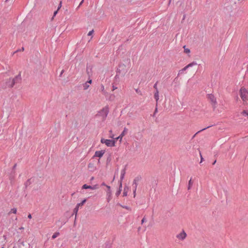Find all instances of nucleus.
Here are the masks:
<instances>
[{
	"mask_svg": "<svg viewBox=\"0 0 248 248\" xmlns=\"http://www.w3.org/2000/svg\"><path fill=\"white\" fill-rule=\"evenodd\" d=\"M127 72L126 65L123 63H120L118 65V68L116 70V74L121 76V77L124 76L125 74Z\"/></svg>",
	"mask_w": 248,
	"mask_h": 248,
	"instance_id": "1",
	"label": "nucleus"
},
{
	"mask_svg": "<svg viewBox=\"0 0 248 248\" xmlns=\"http://www.w3.org/2000/svg\"><path fill=\"white\" fill-rule=\"evenodd\" d=\"M240 95L244 103L247 104V101H248V91L245 88H241L240 90Z\"/></svg>",
	"mask_w": 248,
	"mask_h": 248,
	"instance_id": "2",
	"label": "nucleus"
},
{
	"mask_svg": "<svg viewBox=\"0 0 248 248\" xmlns=\"http://www.w3.org/2000/svg\"><path fill=\"white\" fill-rule=\"evenodd\" d=\"M116 140H106L101 139V142L105 143L108 147H114L115 146Z\"/></svg>",
	"mask_w": 248,
	"mask_h": 248,
	"instance_id": "3",
	"label": "nucleus"
},
{
	"mask_svg": "<svg viewBox=\"0 0 248 248\" xmlns=\"http://www.w3.org/2000/svg\"><path fill=\"white\" fill-rule=\"evenodd\" d=\"M207 98L212 103L214 108H215L216 107V105L217 104L216 98L215 96L212 93L208 94L207 95Z\"/></svg>",
	"mask_w": 248,
	"mask_h": 248,
	"instance_id": "4",
	"label": "nucleus"
},
{
	"mask_svg": "<svg viewBox=\"0 0 248 248\" xmlns=\"http://www.w3.org/2000/svg\"><path fill=\"white\" fill-rule=\"evenodd\" d=\"M19 248H29L30 245L27 241L20 239L17 242Z\"/></svg>",
	"mask_w": 248,
	"mask_h": 248,
	"instance_id": "5",
	"label": "nucleus"
},
{
	"mask_svg": "<svg viewBox=\"0 0 248 248\" xmlns=\"http://www.w3.org/2000/svg\"><path fill=\"white\" fill-rule=\"evenodd\" d=\"M21 80V77L20 73L16 76L14 78L12 79V83L11 86H14L16 83H19Z\"/></svg>",
	"mask_w": 248,
	"mask_h": 248,
	"instance_id": "6",
	"label": "nucleus"
},
{
	"mask_svg": "<svg viewBox=\"0 0 248 248\" xmlns=\"http://www.w3.org/2000/svg\"><path fill=\"white\" fill-rule=\"evenodd\" d=\"M87 201L86 199H84L80 203H78L77 204L75 208L73 210V214H75L76 215V216H77V213L78 210V208H80V206H82Z\"/></svg>",
	"mask_w": 248,
	"mask_h": 248,
	"instance_id": "7",
	"label": "nucleus"
},
{
	"mask_svg": "<svg viewBox=\"0 0 248 248\" xmlns=\"http://www.w3.org/2000/svg\"><path fill=\"white\" fill-rule=\"evenodd\" d=\"M109 110L108 108V107H105L103 108L99 113L101 115H103V118H106L107 117V115L108 113Z\"/></svg>",
	"mask_w": 248,
	"mask_h": 248,
	"instance_id": "8",
	"label": "nucleus"
},
{
	"mask_svg": "<svg viewBox=\"0 0 248 248\" xmlns=\"http://www.w3.org/2000/svg\"><path fill=\"white\" fill-rule=\"evenodd\" d=\"M99 187L98 185H95L93 186L87 185V184H84L82 186V189H98Z\"/></svg>",
	"mask_w": 248,
	"mask_h": 248,
	"instance_id": "9",
	"label": "nucleus"
},
{
	"mask_svg": "<svg viewBox=\"0 0 248 248\" xmlns=\"http://www.w3.org/2000/svg\"><path fill=\"white\" fill-rule=\"evenodd\" d=\"M128 129L126 127H124L123 131L121 133V134L115 139L116 140H119L120 141H121L123 137L127 133Z\"/></svg>",
	"mask_w": 248,
	"mask_h": 248,
	"instance_id": "10",
	"label": "nucleus"
},
{
	"mask_svg": "<svg viewBox=\"0 0 248 248\" xmlns=\"http://www.w3.org/2000/svg\"><path fill=\"white\" fill-rule=\"evenodd\" d=\"M186 236V234L184 231H183L181 233L176 235V237L180 240H184Z\"/></svg>",
	"mask_w": 248,
	"mask_h": 248,
	"instance_id": "11",
	"label": "nucleus"
},
{
	"mask_svg": "<svg viewBox=\"0 0 248 248\" xmlns=\"http://www.w3.org/2000/svg\"><path fill=\"white\" fill-rule=\"evenodd\" d=\"M105 150L96 151L95 152L93 157H98L101 158V157L103 156V155L105 154Z\"/></svg>",
	"mask_w": 248,
	"mask_h": 248,
	"instance_id": "12",
	"label": "nucleus"
},
{
	"mask_svg": "<svg viewBox=\"0 0 248 248\" xmlns=\"http://www.w3.org/2000/svg\"><path fill=\"white\" fill-rule=\"evenodd\" d=\"M92 68L93 66L92 65H88V64H87L86 72L89 77H90L92 75Z\"/></svg>",
	"mask_w": 248,
	"mask_h": 248,
	"instance_id": "13",
	"label": "nucleus"
},
{
	"mask_svg": "<svg viewBox=\"0 0 248 248\" xmlns=\"http://www.w3.org/2000/svg\"><path fill=\"white\" fill-rule=\"evenodd\" d=\"M106 187H107V196H108L107 198V201L108 202H109L110 200V197L111 195V191L110 189V186H106Z\"/></svg>",
	"mask_w": 248,
	"mask_h": 248,
	"instance_id": "14",
	"label": "nucleus"
},
{
	"mask_svg": "<svg viewBox=\"0 0 248 248\" xmlns=\"http://www.w3.org/2000/svg\"><path fill=\"white\" fill-rule=\"evenodd\" d=\"M32 182L33 181H32V178L28 179L24 183L25 189H27V187L30 186L32 183Z\"/></svg>",
	"mask_w": 248,
	"mask_h": 248,
	"instance_id": "15",
	"label": "nucleus"
},
{
	"mask_svg": "<svg viewBox=\"0 0 248 248\" xmlns=\"http://www.w3.org/2000/svg\"><path fill=\"white\" fill-rule=\"evenodd\" d=\"M12 79L11 78H9L6 81V87H8L9 88H12L14 86H11V84L12 83Z\"/></svg>",
	"mask_w": 248,
	"mask_h": 248,
	"instance_id": "16",
	"label": "nucleus"
},
{
	"mask_svg": "<svg viewBox=\"0 0 248 248\" xmlns=\"http://www.w3.org/2000/svg\"><path fill=\"white\" fill-rule=\"evenodd\" d=\"M154 98H155V101H156V102H157L158 100H159V92H158V91H157L156 92H155V93ZM157 105V103H156V105Z\"/></svg>",
	"mask_w": 248,
	"mask_h": 248,
	"instance_id": "17",
	"label": "nucleus"
},
{
	"mask_svg": "<svg viewBox=\"0 0 248 248\" xmlns=\"http://www.w3.org/2000/svg\"><path fill=\"white\" fill-rule=\"evenodd\" d=\"M197 65V63L195 62H191V63H189L188 64H187L186 66L185 69H187L189 67H190L193 66V65Z\"/></svg>",
	"mask_w": 248,
	"mask_h": 248,
	"instance_id": "18",
	"label": "nucleus"
},
{
	"mask_svg": "<svg viewBox=\"0 0 248 248\" xmlns=\"http://www.w3.org/2000/svg\"><path fill=\"white\" fill-rule=\"evenodd\" d=\"M128 190V187L127 186H124V190L123 192V196H126L127 195V191Z\"/></svg>",
	"mask_w": 248,
	"mask_h": 248,
	"instance_id": "19",
	"label": "nucleus"
},
{
	"mask_svg": "<svg viewBox=\"0 0 248 248\" xmlns=\"http://www.w3.org/2000/svg\"><path fill=\"white\" fill-rule=\"evenodd\" d=\"M120 77H121V76L116 74V76L114 77V82H119Z\"/></svg>",
	"mask_w": 248,
	"mask_h": 248,
	"instance_id": "20",
	"label": "nucleus"
},
{
	"mask_svg": "<svg viewBox=\"0 0 248 248\" xmlns=\"http://www.w3.org/2000/svg\"><path fill=\"white\" fill-rule=\"evenodd\" d=\"M141 176L140 175L137 176L135 178L133 181H135L136 182H138L140 181L141 180Z\"/></svg>",
	"mask_w": 248,
	"mask_h": 248,
	"instance_id": "21",
	"label": "nucleus"
},
{
	"mask_svg": "<svg viewBox=\"0 0 248 248\" xmlns=\"http://www.w3.org/2000/svg\"><path fill=\"white\" fill-rule=\"evenodd\" d=\"M193 185V182L192 181L191 178L190 179V180L188 181V190L190 189L192 186Z\"/></svg>",
	"mask_w": 248,
	"mask_h": 248,
	"instance_id": "22",
	"label": "nucleus"
},
{
	"mask_svg": "<svg viewBox=\"0 0 248 248\" xmlns=\"http://www.w3.org/2000/svg\"><path fill=\"white\" fill-rule=\"evenodd\" d=\"M60 235V233L59 232H55L53 235L52 236V239H54L56 237H57Z\"/></svg>",
	"mask_w": 248,
	"mask_h": 248,
	"instance_id": "23",
	"label": "nucleus"
},
{
	"mask_svg": "<svg viewBox=\"0 0 248 248\" xmlns=\"http://www.w3.org/2000/svg\"><path fill=\"white\" fill-rule=\"evenodd\" d=\"M88 167L89 169H92V170H93L94 169V165L93 163H89V164L88 165Z\"/></svg>",
	"mask_w": 248,
	"mask_h": 248,
	"instance_id": "24",
	"label": "nucleus"
},
{
	"mask_svg": "<svg viewBox=\"0 0 248 248\" xmlns=\"http://www.w3.org/2000/svg\"><path fill=\"white\" fill-rule=\"evenodd\" d=\"M111 155L110 154H109L107 158V160H106L107 164H108V163H109L111 161Z\"/></svg>",
	"mask_w": 248,
	"mask_h": 248,
	"instance_id": "25",
	"label": "nucleus"
},
{
	"mask_svg": "<svg viewBox=\"0 0 248 248\" xmlns=\"http://www.w3.org/2000/svg\"><path fill=\"white\" fill-rule=\"evenodd\" d=\"M83 86L84 90H87L89 88V84H88V83L86 82L83 84Z\"/></svg>",
	"mask_w": 248,
	"mask_h": 248,
	"instance_id": "26",
	"label": "nucleus"
},
{
	"mask_svg": "<svg viewBox=\"0 0 248 248\" xmlns=\"http://www.w3.org/2000/svg\"><path fill=\"white\" fill-rule=\"evenodd\" d=\"M111 248V244L109 242H106L105 243V248Z\"/></svg>",
	"mask_w": 248,
	"mask_h": 248,
	"instance_id": "27",
	"label": "nucleus"
},
{
	"mask_svg": "<svg viewBox=\"0 0 248 248\" xmlns=\"http://www.w3.org/2000/svg\"><path fill=\"white\" fill-rule=\"evenodd\" d=\"M132 186L134 187V189H137V186H138V182L133 181Z\"/></svg>",
	"mask_w": 248,
	"mask_h": 248,
	"instance_id": "28",
	"label": "nucleus"
},
{
	"mask_svg": "<svg viewBox=\"0 0 248 248\" xmlns=\"http://www.w3.org/2000/svg\"><path fill=\"white\" fill-rule=\"evenodd\" d=\"M122 207H123V208H124V209H126L128 210H131V209L130 207L127 206H125V205H120Z\"/></svg>",
	"mask_w": 248,
	"mask_h": 248,
	"instance_id": "29",
	"label": "nucleus"
},
{
	"mask_svg": "<svg viewBox=\"0 0 248 248\" xmlns=\"http://www.w3.org/2000/svg\"><path fill=\"white\" fill-rule=\"evenodd\" d=\"M211 126H207V127H205V128H204L202 129V130H201L199 131L198 132H197V133H196L194 135L193 137H194L196 134H197L198 133H199V132H200L201 131H203V130H204L206 129L207 128L210 127Z\"/></svg>",
	"mask_w": 248,
	"mask_h": 248,
	"instance_id": "30",
	"label": "nucleus"
},
{
	"mask_svg": "<svg viewBox=\"0 0 248 248\" xmlns=\"http://www.w3.org/2000/svg\"><path fill=\"white\" fill-rule=\"evenodd\" d=\"M126 166H125L124 167V168L121 170V174H125V172H126Z\"/></svg>",
	"mask_w": 248,
	"mask_h": 248,
	"instance_id": "31",
	"label": "nucleus"
},
{
	"mask_svg": "<svg viewBox=\"0 0 248 248\" xmlns=\"http://www.w3.org/2000/svg\"><path fill=\"white\" fill-rule=\"evenodd\" d=\"M185 47H186V46H184V52H185V53H189V52H190V49H188V48H186Z\"/></svg>",
	"mask_w": 248,
	"mask_h": 248,
	"instance_id": "32",
	"label": "nucleus"
},
{
	"mask_svg": "<svg viewBox=\"0 0 248 248\" xmlns=\"http://www.w3.org/2000/svg\"><path fill=\"white\" fill-rule=\"evenodd\" d=\"M121 191H122V189H118V190L116 191V193H115L116 196L117 197H118V196L120 195V194H121Z\"/></svg>",
	"mask_w": 248,
	"mask_h": 248,
	"instance_id": "33",
	"label": "nucleus"
},
{
	"mask_svg": "<svg viewBox=\"0 0 248 248\" xmlns=\"http://www.w3.org/2000/svg\"><path fill=\"white\" fill-rule=\"evenodd\" d=\"M157 83H158V81H157L154 85V88L155 90V92H156L157 91H158V89H157Z\"/></svg>",
	"mask_w": 248,
	"mask_h": 248,
	"instance_id": "34",
	"label": "nucleus"
},
{
	"mask_svg": "<svg viewBox=\"0 0 248 248\" xmlns=\"http://www.w3.org/2000/svg\"><path fill=\"white\" fill-rule=\"evenodd\" d=\"M101 91L103 92V94H106V92L105 91L104 86L103 85H101Z\"/></svg>",
	"mask_w": 248,
	"mask_h": 248,
	"instance_id": "35",
	"label": "nucleus"
},
{
	"mask_svg": "<svg viewBox=\"0 0 248 248\" xmlns=\"http://www.w3.org/2000/svg\"><path fill=\"white\" fill-rule=\"evenodd\" d=\"M16 212H17V210L16 208H12L11 210V212L14 213V214H16Z\"/></svg>",
	"mask_w": 248,
	"mask_h": 248,
	"instance_id": "36",
	"label": "nucleus"
},
{
	"mask_svg": "<svg viewBox=\"0 0 248 248\" xmlns=\"http://www.w3.org/2000/svg\"><path fill=\"white\" fill-rule=\"evenodd\" d=\"M124 175H125L124 174H121L120 180L119 182H122V181H123V180L124 178Z\"/></svg>",
	"mask_w": 248,
	"mask_h": 248,
	"instance_id": "37",
	"label": "nucleus"
},
{
	"mask_svg": "<svg viewBox=\"0 0 248 248\" xmlns=\"http://www.w3.org/2000/svg\"><path fill=\"white\" fill-rule=\"evenodd\" d=\"M187 69H185V67L183 68L182 69H181V70L179 71V74H182L184 71L186 70Z\"/></svg>",
	"mask_w": 248,
	"mask_h": 248,
	"instance_id": "38",
	"label": "nucleus"
},
{
	"mask_svg": "<svg viewBox=\"0 0 248 248\" xmlns=\"http://www.w3.org/2000/svg\"><path fill=\"white\" fill-rule=\"evenodd\" d=\"M94 32L93 30H92V31H90L88 34V36H91L93 34V32Z\"/></svg>",
	"mask_w": 248,
	"mask_h": 248,
	"instance_id": "39",
	"label": "nucleus"
},
{
	"mask_svg": "<svg viewBox=\"0 0 248 248\" xmlns=\"http://www.w3.org/2000/svg\"><path fill=\"white\" fill-rule=\"evenodd\" d=\"M200 156H201V162H200V163H202L204 160V159L202 157V154H201L200 152Z\"/></svg>",
	"mask_w": 248,
	"mask_h": 248,
	"instance_id": "40",
	"label": "nucleus"
},
{
	"mask_svg": "<svg viewBox=\"0 0 248 248\" xmlns=\"http://www.w3.org/2000/svg\"><path fill=\"white\" fill-rule=\"evenodd\" d=\"M122 182H119V187L118 189H122Z\"/></svg>",
	"mask_w": 248,
	"mask_h": 248,
	"instance_id": "41",
	"label": "nucleus"
},
{
	"mask_svg": "<svg viewBox=\"0 0 248 248\" xmlns=\"http://www.w3.org/2000/svg\"><path fill=\"white\" fill-rule=\"evenodd\" d=\"M84 0H81V1L80 2L79 5L77 7V9H78L82 4V3L84 2Z\"/></svg>",
	"mask_w": 248,
	"mask_h": 248,
	"instance_id": "42",
	"label": "nucleus"
},
{
	"mask_svg": "<svg viewBox=\"0 0 248 248\" xmlns=\"http://www.w3.org/2000/svg\"><path fill=\"white\" fill-rule=\"evenodd\" d=\"M58 10H56V11H54V14H53V16L52 17V19H53L54 16H55L57 15V13H58Z\"/></svg>",
	"mask_w": 248,
	"mask_h": 248,
	"instance_id": "43",
	"label": "nucleus"
},
{
	"mask_svg": "<svg viewBox=\"0 0 248 248\" xmlns=\"http://www.w3.org/2000/svg\"><path fill=\"white\" fill-rule=\"evenodd\" d=\"M146 221V219L145 217L142 218L141 220V224H143L144 222Z\"/></svg>",
	"mask_w": 248,
	"mask_h": 248,
	"instance_id": "44",
	"label": "nucleus"
},
{
	"mask_svg": "<svg viewBox=\"0 0 248 248\" xmlns=\"http://www.w3.org/2000/svg\"><path fill=\"white\" fill-rule=\"evenodd\" d=\"M87 83H88V84H91V83L92 82V80L91 79H89L87 82Z\"/></svg>",
	"mask_w": 248,
	"mask_h": 248,
	"instance_id": "45",
	"label": "nucleus"
},
{
	"mask_svg": "<svg viewBox=\"0 0 248 248\" xmlns=\"http://www.w3.org/2000/svg\"><path fill=\"white\" fill-rule=\"evenodd\" d=\"M157 112V108L156 107L155 110V111H154V114H153V116H155V113Z\"/></svg>",
	"mask_w": 248,
	"mask_h": 248,
	"instance_id": "46",
	"label": "nucleus"
},
{
	"mask_svg": "<svg viewBox=\"0 0 248 248\" xmlns=\"http://www.w3.org/2000/svg\"><path fill=\"white\" fill-rule=\"evenodd\" d=\"M61 6H62V1L60 2L59 5L58 6V10H59L61 8Z\"/></svg>",
	"mask_w": 248,
	"mask_h": 248,
	"instance_id": "47",
	"label": "nucleus"
},
{
	"mask_svg": "<svg viewBox=\"0 0 248 248\" xmlns=\"http://www.w3.org/2000/svg\"><path fill=\"white\" fill-rule=\"evenodd\" d=\"M136 190L137 189H133V194H134V197H135V196H136Z\"/></svg>",
	"mask_w": 248,
	"mask_h": 248,
	"instance_id": "48",
	"label": "nucleus"
},
{
	"mask_svg": "<svg viewBox=\"0 0 248 248\" xmlns=\"http://www.w3.org/2000/svg\"><path fill=\"white\" fill-rule=\"evenodd\" d=\"M21 51H24V47H22L21 50H17L15 52H18V51H21Z\"/></svg>",
	"mask_w": 248,
	"mask_h": 248,
	"instance_id": "49",
	"label": "nucleus"
},
{
	"mask_svg": "<svg viewBox=\"0 0 248 248\" xmlns=\"http://www.w3.org/2000/svg\"><path fill=\"white\" fill-rule=\"evenodd\" d=\"M246 74L248 75V65H247V70H246Z\"/></svg>",
	"mask_w": 248,
	"mask_h": 248,
	"instance_id": "50",
	"label": "nucleus"
},
{
	"mask_svg": "<svg viewBox=\"0 0 248 248\" xmlns=\"http://www.w3.org/2000/svg\"><path fill=\"white\" fill-rule=\"evenodd\" d=\"M28 217L30 219H31L32 217H31V214H29L28 216Z\"/></svg>",
	"mask_w": 248,
	"mask_h": 248,
	"instance_id": "51",
	"label": "nucleus"
},
{
	"mask_svg": "<svg viewBox=\"0 0 248 248\" xmlns=\"http://www.w3.org/2000/svg\"><path fill=\"white\" fill-rule=\"evenodd\" d=\"M16 167V164H15L14 166L13 167V170H15Z\"/></svg>",
	"mask_w": 248,
	"mask_h": 248,
	"instance_id": "52",
	"label": "nucleus"
},
{
	"mask_svg": "<svg viewBox=\"0 0 248 248\" xmlns=\"http://www.w3.org/2000/svg\"><path fill=\"white\" fill-rule=\"evenodd\" d=\"M64 71V70H62L61 71V73H60V77H62V74L63 73Z\"/></svg>",
	"mask_w": 248,
	"mask_h": 248,
	"instance_id": "53",
	"label": "nucleus"
},
{
	"mask_svg": "<svg viewBox=\"0 0 248 248\" xmlns=\"http://www.w3.org/2000/svg\"><path fill=\"white\" fill-rule=\"evenodd\" d=\"M112 90L114 91L115 90V89H116L117 88L116 87H115L114 85H113L112 86Z\"/></svg>",
	"mask_w": 248,
	"mask_h": 248,
	"instance_id": "54",
	"label": "nucleus"
},
{
	"mask_svg": "<svg viewBox=\"0 0 248 248\" xmlns=\"http://www.w3.org/2000/svg\"><path fill=\"white\" fill-rule=\"evenodd\" d=\"M101 186H107V185H106V184L104 183V182H103L102 184H101Z\"/></svg>",
	"mask_w": 248,
	"mask_h": 248,
	"instance_id": "55",
	"label": "nucleus"
},
{
	"mask_svg": "<svg viewBox=\"0 0 248 248\" xmlns=\"http://www.w3.org/2000/svg\"><path fill=\"white\" fill-rule=\"evenodd\" d=\"M216 163V160H215L213 162V163H212V164H213V165H215Z\"/></svg>",
	"mask_w": 248,
	"mask_h": 248,
	"instance_id": "56",
	"label": "nucleus"
},
{
	"mask_svg": "<svg viewBox=\"0 0 248 248\" xmlns=\"http://www.w3.org/2000/svg\"><path fill=\"white\" fill-rule=\"evenodd\" d=\"M94 179V177H92L91 178V180H93Z\"/></svg>",
	"mask_w": 248,
	"mask_h": 248,
	"instance_id": "57",
	"label": "nucleus"
},
{
	"mask_svg": "<svg viewBox=\"0 0 248 248\" xmlns=\"http://www.w3.org/2000/svg\"><path fill=\"white\" fill-rule=\"evenodd\" d=\"M136 92L138 93H139V91H138V90H136Z\"/></svg>",
	"mask_w": 248,
	"mask_h": 248,
	"instance_id": "58",
	"label": "nucleus"
},
{
	"mask_svg": "<svg viewBox=\"0 0 248 248\" xmlns=\"http://www.w3.org/2000/svg\"><path fill=\"white\" fill-rule=\"evenodd\" d=\"M113 31H114V29H112L111 31L113 32Z\"/></svg>",
	"mask_w": 248,
	"mask_h": 248,
	"instance_id": "59",
	"label": "nucleus"
},
{
	"mask_svg": "<svg viewBox=\"0 0 248 248\" xmlns=\"http://www.w3.org/2000/svg\"><path fill=\"white\" fill-rule=\"evenodd\" d=\"M74 194H75V193H72V196H73Z\"/></svg>",
	"mask_w": 248,
	"mask_h": 248,
	"instance_id": "60",
	"label": "nucleus"
},
{
	"mask_svg": "<svg viewBox=\"0 0 248 248\" xmlns=\"http://www.w3.org/2000/svg\"><path fill=\"white\" fill-rule=\"evenodd\" d=\"M7 0H6V1H7Z\"/></svg>",
	"mask_w": 248,
	"mask_h": 248,
	"instance_id": "61",
	"label": "nucleus"
},
{
	"mask_svg": "<svg viewBox=\"0 0 248 248\" xmlns=\"http://www.w3.org/2000/svg\"><path fill=\"white\" fill-rule=\"evenodd\" d=\"M74 0L75 1L76 0Z\"/></svg>",
	"mask_w": 248,
	"mask_h": 248,
	"instance_id": "62",
	"label": "nucleus"
}]
</instances>
